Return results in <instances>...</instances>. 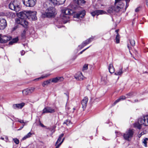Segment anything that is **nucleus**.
<instances>
[{"instance_id":"1","label":"nucleus","mask_w":148,"mask_h":148,"mask_svg":"<svg viewBox=\"0 0 148 148\" xmlns=\"http://www.w3.org/2000/svg\"><path fill=\"white\" fill-rule=\"evenodd\" d=\"M28 11H24L17 13L18 18L15 19L17 23L20 24L25 28L27 27L28 25V23L25 20L27 18Z\"/></svg>"},{"instance_id":"2","label":"nucleus","mask_w":148,"mask_h":148,"mask_svg":"<svg viewBox=\"0 0 148 148\" xmlns=\"http://www.w3.org/2000/svg\"><path fill=\"white\" fill-rule=\"evenodd\" d=\"M61 11L62 14L61 18L62 20V21L64 23L67 22L69 18V16H66L65 15H71L75 12L73 10L66 8H63Z\"/></svg>"},{"instance_id":"3","label":"nucleus","mask_w":148,"mask_h":148,"mask_svg":"<svg viewBox=\"0 0 148 148\" xmlns=\"http://www.w3.org/2000/svg\"><path fill=\"white\" fill-rule=\"evenodd\" d=\"M41 16L43 17H54L56 14L55 10L52 7H50L46 10L45 12L41 11Z\"/></svg>"},{"instance_id":"4","label":"nucleus","mask_w":148,"mask_h":148,"mask_svg":"<svg viewBox=\"0 0 148 148\" xmlns=\"http://www.w3.org/2000/svg\"><path fill=\"white\" fill-rule=\"evenodd\" d=\"M143 125L145 126L148 125V115L144 116L143 118H139L138 120V123H135L134 125V127L140 129L141 125Z\"/></svg>"},{"instance_id":"5","label":"nucleus","mask_w":148,"mask_h":148,"mask_svg":"<svg viewBox=\"0 0 148 148\" xmlns=\"http://www.w3.org/2000/svg\"><path fill=\"white\" fill-rule=\"evenodd\" d=\"M9 7L11 10L17 12L20 11V4L17 0L12 1L9 5Z\"/></svg>"},{"instance_id":"6","label":"nucleus","mask_w":148,"mask_h":148,"mask_svg":"<svg viewBox=\"0 0 148 148\" xmlns=\"http://www.w3.org/2000/svg\"><path fill=\"white\" fill-rule=\"evenodd\" d=\"M115 0L114 10L117 12H119L123 8L124 5V2H125V1L123 0Z\"/></svg>"},{"instance_id":"7","label":"nucleus","mask_w":148,"mask_h":148,"mask_svg":"<svg viewBox=\"0 0 148 148\" xmlns=\"http://www.w3.org/2000/svg\"><path fill=\"white\" fill-rule=\"evenodd\" d=\"M134 133L133 129H130L127 130L123 135L124 138L127 141H130L133 136Z\"/></svg>"},{"instance_id":"8","label":"nucleus","mask_w":148,"mask_h":148,"mask_svg":"<svg viewBox=\"0 0 148 148\" xmlns=\"http://www.w3.org/2000/svg\"><path fill=\"white\" fill-rule=\"evenodd\" d=\"M73 1L74 3L75 4V5H73L72 3L71 4V5L72 8L75 9H76L79 5H82L86 3V1L84 0H73Z\"/></svg>"},{"instance_id":"9","label":"nucleus","mask_w":148,"mask_h":148,"mask_svg":"<svg viewBox=\"0 0 148 148\" xmlns=\"http://www.w3.org/2000/svg\"><path fill=\"white\" fill-rule=\"evenodd\" d=\"M22 1L26 6L33 7L36 4V0H22Z\"/></svg>"},{"instance_id":"10","label":"nucleus","mask_w":148,"mask_h":148,"mask_svg":"<svg viewBox=\"0 0 148 148\" xmlns=\"http://www.w3.org/2000/svg\"><path fill=\"white\" fill-rule=\"evenodd\" d=\"M36 12L29 11L28 13L27 18L29 19L35 20L36 19Z\"/></svg>"},{"instance_id":"11","label":"nucleus","mask_w":148,"mask_h":148,"mask_svg":"<svg viewBox=\"0 0 148 148\" xmlns=\"http://www.w3.org/2000/svg\"><path fill=\"white\" fill-rule=\"evenodd\" d=\"M35 89L34 87H31L23 90L22 91V93L24 96L27 95L31 94L33 92Z\"/></svg>"},{"instance_id":"12","label":"nucleus","mask_w":148,"mask_h":148,"mask_svg":"<svg viewBox=\"0 0 148 148\" xmlns=\"http://www.w3.org/2000/svg\"><path fill=\"white\" fill-rule=\"evenodd\" d=\"M7 25L6 20L4 18H0V30H2L4 29Z\"/></svg>"},{"instance_id":"13","label":"nucleus","mask_w":148,"mask_h":148,"mask_svg":"<svg viewBox=\"0 0 148 148\" xmlns=\"http://www.w3.org/2000/svg\"><path fill=\"white\" fill-rule=\"evenodd\" d=\"M11 39L10 36H0V42L2 43H5Z\"/></svg>"},{"instance_id":"14","label":"nucleus","mask_w":148,"mask_h":148,"mask_svg":"<svg viewBox=\"0 0 148 148\" xmlns=\"http://www.w3.org/2000/svg\"><path fill=\"white\" fill-rule=\"evenodd\" d=\"M92 40V38H90L88 39H87L83 42L79 46V47L80 49H82L85 46H86V45L91 42Z\"/></svg>"},{"instance_id":"15","label":"nucleus","mask_w":148,"mask_h":148,"mask_svg":"<svg viewBox=\"0 0 148 148\" xmlns=\"http://www.w3.org/2000/svg\"><path fill=\"white\" fill-rule=\"evenodd\" d=\"M55 112L54 109L51 107H47L45 108L43 110L42 113H54Z\"/></svg>"},{"instance_id":"16","label":"nucleus","mask_w":148,"mask_h":148,"mask_svg":"<svg viewBox=\"0 0 148 148\" xmlns=\"http://www.w3.org/2000/svg\"><path fill=\"white\" fill-rule=\"evenodd\" d=\"M74 77L77 80H82L83 79L84 77L82 73L78 72L74 75Z\"/></svg>"},{"instance_id":"17","label":"nucleus","mask_w":148,"mask_h":148,"mask_svg":"<svg viewBox=\"0 0 148 148\" xmlns=\"http://www.w3.org/2000/svg\"><path fill=\"white\" fill-rule=\"evenodd\" d=\"M54 5H60L63 4L66 0H49Z\"/></svg>"},{"instance_id":"18","label":"nucleus","mask_w":148,"mask_h":148,"mask_svg":"<svg viewBox=\"0 0 148 148\" xmlns=\"http://www.w3.org/2000/svg\"><path fill=\"white\" fill-rule=\"evenodd\" d=\"M25 103H22L19 104H14L12 106V108L14 109H21L24 106Z\"/></svg>"},{"instance_id":"19","label":"nucleus","mask_w":148,"mask_h":148,"mask_svg":"<svg viewBox=\"0 0 148 148\" xmlns=\"http://www.w3.org/2000/svg\"><path fill=\"white\" fill-rule=\"evenodd\" d=\"M85 15V10H83L78 13L75 14L74 17L79 18H82Z\"/></svg>"},{"instance_id":"20","label":"nucleus","mask_w":148,"mask_h":148,"mask_svg":"<svg viewBox=\"0 0 148 148\" xmlns=\"http://www.w3.org/2000/svg\"><path fill=\"white\" fill-rule=\"evenodd\" d=\"M64 80V78L62 77H56L51 79V81L53 83H57L59 82H62Z\"/></svg>"},{"instance_id":"21","label":"nucleus","mask_w":148,"mask_h":148,"mask_svg":"<svg viewBox=\"0 0 148 148\" xmlns=\"http://www.w3.org/2000/svg\"><path fill=\"white\" fill-rule=\"evenodd\" d=\"M88 100V98L86 97H85L82 100L81 104L83 109L86 108Z\"/></svg>"},{"instance_id":"22","label":"nucleus","mask_w":148,"mask_h":148,"mask_svg":"<svg viewBox=\"0 0 148 148\" xmlns=\"http://www.w3.org/2000/svg\"><path fill=\"white\" fill-rule=\"evenodd\" d=\"M108 70L109 72L111 73H113L114 72L115 69L112 64H109Z\"/></svg>"},{"instance_id":"23","label":"nucleus","mask_w":148,"mask_h":148,"mask_svg":"<svg viewBox=\"0 0 148 148\" xmlns=\"http://www.w3.org/2000/svg\"><path fill=\"white\" fill-rule=\"evenodd\" d=\"M126 97L125 96H122L120 97L119 98L116 100L114 103L113 104V105H114L117 103L119 102V101L125 99L126 98Z\"/></svg>"},{"instance_id":"24","label":"nucleus","mask_w":148,"mask_h":148,"mask_svg":"<svg viewBox=\"0 0 148 148\" xmlns=\"http://www.w3.org/2000/svg\"><path fill=\"white\" fill-rule=\"evenodd\" d=\"M122 69V67L120 68L119 70L116 71L115 73L114 74L117 75H121L123 72Z\"/></svg>"},{"instance_id":"25","label":"nucleus","mask_w":148,"mask_h":148,"mask_svg":"<svg viewBox=\"0 0 148 148\" xmlns=\"http://www.w3.org/2000/svg\"><path fill=\"white\" fill-rule=\"evenodd\" d=\"M115 7V5H114V7H110L109 8H108V10H107V12L109 13H111L113 11V10L116 12H117L116 11H115L114 10V8Z\"/></svg>"},{"instance_id":"26","label":"nucleus","mask_w":148,"mask_h":148,"mask_svg":"<svg viewBox=\"0 0 148 148\" xmlns=\"http://www.w3.org/2000/svg\"><path fill=\"white\" fill-rule=\"evenodd\" d=\"M51 79H49L44 81L42 84V85L44 87L45 86L47 85L48 84L50 83Z\"/></svg>"},{"instance_id":"27","label":"nucleus","mask_w":148,"mask_h":148,"mask_svg":"<svg viewBox=\"0 0 148 148\" xmlns=\"http://www.w3.org/2000/svg\"><path fill=\"white\" fill-rule=\"evenodd\" d=\"M96 11L97 16H98L99 14H105L106 13V12L103 10H96Z\"/></svg>"},{"instance_id":"28","label":"nucleus","mask_w":148,"mask_h":148,"mask_svg":"<svg viewBox=\"0 0 148 148\" xmlns=\"http://www.w3.org/2000/svg\"><path fill=\"white\" fill-rule=\"evenodd\" d=\"M49 75H47V74H46L45 75H42L41 77L36 79L35 80H41L42 79H43L44 78H45L47 77Z\"/></svg>"},{"instance_id":"29","label":"nucleus","mask_w":148,"mask_h":148,"mask_svg":"<svg viewBox=\"0 0 148 148\" xmlns=\"http://www.w3.org/2000/svg\"><path fill=\"white\" fill-rule=\"evenodd\" d=\"M148 140V138H146L142 140V143L145 147H147V141Z\"/></svg>"},{"instance_id":"30","label":"nucleus","mask_w":148,"mask_h":148,"mask_svg":"<svg viewBox=\"0 0 148 148\" xmlns=\"http://www.w3.org/2000/svg\"><path fill=\"white\" fill-rule=\"evenodd\" d=\"M64 135V134H62L60 136L57 142L56 143V145L58 143L61 141L62 138L63 137Z\"/></svg>"},{"instance_id":"31","label":"nucleus","mask_w":148,"mask_h":148,"mask_svg":"<svg viewBox=\"0 0 148 148\" xmlns=\"http://www.w3.org/2000/svg\"><path fill=\"white\" fill-rule=\"evenodd\" d=\"M134 94V93L132 92L128 93L126 95V96H127L126 98H129L132 97L133 96Z\"/></svg>"},{"instance_id":"32","label":"nucleus","mask_w":148,"mask_h":148,"mask_svg":"<svg viewBox=\"0 0 148 148\" xmlns=\"http://www.w3.org/2000/svg\"><path fill=\"white\" fill-rule=\"evenodd\" d=\"M120 37L119 34L116 35V43H119L120 42Z\"/></svg>"},{"instance_id":"33","label":"nucleus","mask_w":148,"mask_h":148,"mask_svg":"<svg viewBox=\"0 0 148 148\" xmlns=\"http://www.w3.org/2000/svg\"><path fill=\"white\" fill-rule=\"evenodd\" d=\"M18 38H14L11 41H10L9 42V44L10 45L12 44V42L16 43V42L18 41Z\"/></svg>"},{"instance_id":"34","label":"nucleus","mask_w":148,"mask_h":148,"mask_svg":"<svg viewBox=\"0 0 148 148\" xmlns=\"http://www.w3.org/2000/svg\"><path fill=\"white\" fill-rule=\"evenodd\" d=\"M88 69V65L87 64H84L82 68V71H86Z\"/></svg>"},{"instance_id":"35","label":"nucleus","mask_w":148,"mask_h":148,"mask_svg":"<svg viewBox=\"0 0 148 148\" xmlns=\"http://www.w3.org/2000/svg\"><path fill=\"white\" fill-rule=\"evenodd\" d=\"M64 124H65L67 125H69L70 124H71V122L70 120H68L66 121L64 123Z\"/></svg>"},{"instance_id":"36","label":"nucleus","mask_w":148,"mask_h":148,"mask_svg":"<svg viewBox=\"0 0 148 148\" xmlns=\"http://www.w3.org/2000/svg\"><path fill=\"white\" fill-rule=\"evenodd\" d=\"M13 140L16 144H19V140L18 139L16 138H13Z\"/></svg>"},{"instance_id":"37","label":"nucleus","mask_w":148,"mask_h":148,"mask_svg":"<svg viewBox=\"0 0 148 148\" xmlns=\"http://www.w3.org/2000/svg\"><path fill=\"white\" fill-rule=\"evenodd\" d=\"M130 42L131 45L132 46H134L135 45V42L134 40H130Z\"/></svg>"},{"instance_id":"38","label":"nucleus","mask_w":148,"mask_h":148,"mask_svg":"<svg viewBox=\"0 0 148 148\" xmlns=\"http://www.w3.org/2000/svg\"><path fill=\"white\" fill-rule=\"evenodd\" d=\"M130 0H125V1L126 3V6H125V9L127 8L129 4L128 3L130 1Z\"/></svg>"},{"instance_id":"39","label":"nucleus","mask_w":148,"mask_h":148,"mask_svg":"<svg viewBox=\"0 0 148 148\" xmlns=\"http://www.w3.org/2000/svg\"><path fill=\"white\" fill-rule=\"evenodd\" d=\"M91 14L93 16H94L95 15H97V13L96 10L92 12L91 13Z\"/></svg>"},{"instance_id":"40","label":"nucleus","mask_w":148,"mask_h":148,"mask_svg":"<svg viewBox=\"0 0 148 148\" xmlns=\"http://www.w3.org/2000/svg\"><path fill=\"white\" fill-rule=\"evenodd\" d=\"M18 119L17 121L21 123H25V122H24V120H21L18 119Z\"/></svg>"},{"instance_id":"41","label":"nucleus","mask_w":148,"mask_h":148,"mask_svg":"<svg viewBox=\"0 0 148 148\" xmlns=\"http://www.w3.org/2000/svg\"><path fill=\"white\" fill-rule=\"evenodd\" d=\"M26 32V29H25L23 30V32L22 33L21 35H22V36L23 37H24L25 36Z\"/></svg>"},{"instance_id":"42","label":"nucleus","mask_w":148,"mask_h":148,"mask_svg":"<svg viewBox=\"0 0 148 148\" xmlns=\"http://www.w3.org/2000/svg\"><path fill=\"white\" fill-rule=\"evenodd\" d=\"M145 134V133L144 132H142L141 133H140L138 135V137L139 138H140L141 136L144 134Z\"/></svg>"},{"instance_id":"43","label":"nucleus","mask_w":148,"mask_h":148,"mask_svg":"<svg viewBox=\"0 0 148 148\" xmlns=\"http://www.w3.org/2000/svg\"><path fill=\"white\" fill-rule=\"evenodd\" d=\"M32 134L30 132H29L28 133L26 136L28 138H29L31 137V136L32 135Z\"/></svg>"},{"instance_id":"44","label":"nucleus","mask_w":148,"mask_h":148,"mask_svg":"<svg viewBox=\"0 0 148 148\" xmlns=\"http://www.w3.org/2000/svg\"><path fill=\"white\" fill-rule=\"evenodd\" d=\"M115 133L116 134V135L117 136H119L121 135V133L120 132L116 131Z\"/></svg>"},{"instance_id":"45","label":"nucleus","mask_w":148,"mask_h":148,"mask_svg":"<svg viewBox=\"0 0 148 148\" xmlns=\"http://www.w3.org/2000/svg\"><path fill=\"white\" fill-rule=\"evenodd\" d=\"M90 47V46L87 47V48H86V49L83 50L82 51H81L80 53H79V54H81L82 53L84 52V51H85L89 47Z\"/></svg>"},{"instance_id":"46","label":"nucleus","mask_w":148,"mask_h":148,"mask_svg":"<svg viewBox=\"0 0 148 148\" xmlns=\"http://www.w3.org/2000/svg\"><path fill=\"white\" fill-rule=\"evenodd\" d=\"M139 9H140V7H138L135 10V11L136 12H138L139 11Z\"/></svg>"},{"instance_id":"47","label":"nucleus","mask_w":148,"mask_h":148,"mask_svg":"<svg viewBox=\"0 0 148 148\" xmlns=\"http://www.w3.org/2000/svg\"><path fill=\"white\" fill-rule=\"evenodd\" d=\"M21 55H23L25 53V51L23 50H22L21 51Z\"/></svg>"},{"instance_id":"48","label":"nucleus","mask_w":148,"mask_h":148,"mask_svg":"<svg viewBox=\"0 0 148 148\" xmlns=\"http://www.w3.org/2000/svg\"><path fill=\"white\" fill-rule=\"evenodd\" d=\"M28 138L27 137L26 135L25 136L22 138V140H24L25 139H26V138Z\"/></svg>"},{"instance_id":"49","label":"nucleus","mask_w":148,"mask_h":148,"mask_svg":"<svg viewBox=\"0 0 148 148\" xmlns=\"http://www.w3.org/2000/svg\"><path fill=\"white\" fill-rule=\"evenodd\" d=\"M64 139H65V138H64L62 139V141L59 144L60 145H61V144L64 141Z\"/></svg>"},{"instance_id":"50","label":"nucleus","mask_w":148,"mask_h":148,"mask_svg":"<svg viewBox=\"0 0 148 148\" xmlns=\"http://www.w3.org/2000/svg\"><path fill=\"white\" fill-rule=\"evenodd\" d=\"M16 28H17V27H13V28H12V30L13 31H14V30H15V29H16Z\"/></svg>"},{"instance_id":"51","label":"nucleus","mask_w":148,"mask_h":148,"mask_svg":"<svg viewBox=\"0 0 148 148\" xmlns=\"http://www.w3.org/2000/svg\"><path fill=\"white\" fill-rule=\"evenodd\" d=\"M60 145L59 144H58V145H57L56 146V148H58L60 146Z\"/></svg>"},{"instance_id":"52","label":"nucleus","mask_w":148,"mask_h":148,"mask_svg":"<svg viewBox=\"0 0 148 148\" xmlns=\"http://www.w3.org/2000/svg\"><path fill=\"white\" fill-rule=\"evenodd\" d=\"M24 126V125H23V126L22 127H21L18 130H21L23 127Z\"/></svg>"},{"instance_id":"53","label":"nucleus","mask_w":148,"mask_h":148,"mask_svg":"<svg viewBox=\"0 0 148 148\" xmlns=\"http://www.w3.org/2000/svg\"><path fill=\"white\" fill-rule=\"evenodd\" d=\"M87 89H88V90H91V88H90V87H89V86H88L87 87Z\"/></svg>"},{"instance_id":"54","label":"nucleus","mask_w":148,"mask_h":148,"mask_svg":"<svg viewBox=\"0 0 148 148\" xmlns=\"http://www.w3.org/2000/svg\"><path fill=\"white\" fill-rule=\"evenodd\" d=\"M146 4L147 6H148V0H146Z\"/></svg>"},{"instance_id":"55","label":"nucleus","mask_w":148,"mask_h":148,"mask_svg":"<svg viewBox=\"0 0 148 148\" xmlns=\"http://www.w3.org/2000/svg\"><path fill=\"white\" fill-rule=\"evenodd\" d=\"M138 101L137 99H135L134 100V102H137Z\"/></svg>"},{"instance_id":"56","label":"nucleus","mask_w":148,"mask_h":148,"mask_svg":"<svg viewBox=\"0 0 148 148\" xmlns=\"http://www.w3.org/2000/svg\"><path fill=\"white\" fill-rule=\"evenodd\" d=\"M76 110V108H73V112H74V111Z\"/></svg>"},{"instance_id":"57","label":"nucleus","mask_w":148,"mask_h":148,"mask_svg":"<svg viewBox=\"0 0 148 148\" xmlns=\"http://www.w3.org/2000/svg\"><path fill=\"white\" fill-rule=\"evenodd\" d=\"M118 31H119V30H116L115 31V32H116L117 33V34H118Z\"/></svg>"},{"instance_id":"58","label":"nucleus","mask_w":148,"mask_h":148,"mask_svg":"<svg viewBox=\"0 0 148 148\" xmlns=\"http://www.w3.org/2000/svg\"><path fill=\"white\" fill-rule=\"evenodd\" d=\"M1 140H4V138H3V137H1V138H0Z\"/></svg>"},{"instance_id":"59","label":"nucleus","mask_w":148,"mask_h":148,"mask_svg":"<svg viewBox=\"0 0 148 148\" xmlns=\"http://www.w3.org/2000/svg\"><path fill=\"white\" fill-rule=\"evenodd\" d=\"M40 125H41V126H42V127L44 126L41 123H40Z\"/></svg>"},{"instance_id":"60","label":"nucleus","mask_w":148,"mask_h":148,"mask_svg":"<svg viewBox=\"0 0 148 148\" xmlns=\"http://www.w3.org/2000/svg\"><path fill=\"white\" fill-rule=\"evenodd\" d=\"M127 47H128V49H129V50H130V47L129 45H128L127 46Z\"/></svg>"},{"instance_id":"61","label":"nucleus","mask_w":148,"mask_h":148,"mask_svg":"<svg viewBox=\"0 0 148 148\" xmlns=\"http://www.w3.org/2000/svg\"><path fill=\"white\" fill-rule=\"evenodd\" d=\"M28 122V121H26V122H25V123H24V124H23V125H26V123H27Z\"/></svg>"},{"instance_id":"62","label":"nucleus","mask_w":148,"mask_h":148,"mask_svg":"<svg viewBox=\"0 0 148 148\" xmlns=\"http://www.w3.org/2000/svg\"><path fill=\"white\" fill-rule=\"evenodd\" d=\"M67 96V100L68 99V98H69V96L68 95H67V94H66Z\"/></svg>"},{"instance_id":"63","label":"nucleus","mask_w":148,"mask_h":148,"mask_svg":"<svg viewBox=\"0 0 148 148\" xmlns=\"http://www.w3.org/2000/svg\"><path fill=\"white\" fill-rule=\"evenodd\" d=\"M5 138L7 139H8V137L6 136L5 137Z\"/></svg>"},{"instance_id":"64","label":"nucleus","mask_w":148,"mask_h":148,"mask_svg":"<svg viewBox=\"0 0 148 148\" xmlns=\"http://www.w3.org/2000/svg\"><path fill=\"white\" fill-rule=\"evenodd\" d=\"M103 140H104V139L103 138Z\"/></svg>"}]
</instances>
